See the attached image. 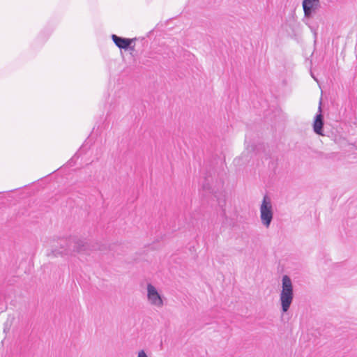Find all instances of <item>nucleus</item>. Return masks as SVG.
Segmentation results:
<instances>
[{"label":"nucleus","mask_w":357,"mask_h":357,"mask_svg":"<svg viewBox=\"0 0 357 357\" xmlns=\"http://www.w3.org/2000/svg\"><path fill=\"white\" fill-rule=\"evenodd\" d=\"M89 248V244L82 239L77 236H70L63 241V243L61 244V250H52L51 254L47 255L50 256L52 255L54 257H57L58 255H69L73 252H84L88 250Z\"/></svg>","instance_id":"1"},{"label":"nucleus","mask_w":357,"mask_h":357,"mask_svg":"<svg viewBox=\"0 0 357 357\" xmlns=\"http://www.w3.org/2000/svg\"><path fill=\"white\" fill-rule=\"evenodd\" d=\"M294 299V289L291 278L288 275H283L282 279V291L280 301L282 312H287Z\"/></svg>","instance_id":"2"},{"label":"nucleus","mask_w":357,"mask_h":357,"mask_svg":"<svg viewBox=\"0 0 357 357\" xmlns=\"http://www.w3.org/2000/svg\"><path fill=\"white\" fill-rule=\"evenodd\" d=\"M273 218L272 203L271 199L265 195L260 206V218L263 225L268 227Z\"/></svg>","instance_id":"3"},{"label":"nucleus","mask_w":357,"mask_h":357,"mask_svg":"<svg viewBox=\"0 0 357 357\" xmlns=\"http://www.w3.org/2000/svg\"><path fill=\"white\" fill-rule=\"evenodd\" d=\"M321 102H319V106L318 108L319 113L316 114L313 121V130L314 132L319 135H324L323 134V128L324 125V116L321 114Z\"/></svg>","instance_id":"4"},{"label":"nucleus","mask_w":357,"mask_h":357,"mask_svg":"<svg viewBox=\"0 0 357 357\" xmlns=\"http://www.w3.org/2000/svg\"><path fill=\"white\" fill-rule=\"evenodd\" d=\"M320 7L319 0H303V8L305 16L309 17Z\"/></svg>","instance_id":"5"},{"label":"nucleus","mask_w":357,"mask_h":357,"mask_svg":"<svg viewBox=\"0 0 357 357\" xmlns=\"http://www.w3.org/2000/svg\"><path fill=\"white\" fill-rule=\"evenodd\" d=\"M112 38L114 44L120 49L128 50L132 49L130 46L133 42V39H129L118 36L115 34L112 35Z\"/></svg>","instance_id":"6"},{"label":"nucleus","mask_w":357,"mask_h":357,"mask_svg":"<svg viewBox=\"0 0 357 357\" xmlns=\"http://www.w3.org/2000/svg\"><path fill=\"white\" fill-rule=\"evenodd\" d=\"M147 296L151 304H156V288L151 284L147 285Z\"/></svg>","instance_id":"7"},{"label":"nucleus","mask_w":357,"mask_h":357,"mask_svg":"<svg viewBox=\"0 0 357 357\" xmlns=\"http://www.w3.org/2000/svg\"><path fill=\"white\" fill-rule=\"evenodd\" d=\"M137 357H149L144 350H141L138 352Z\"/></svg>","instance_id":"8"},{"label":"nucleus","mask_w":357,"mask_h":357,"mask_svg":"<svg viewBox=\"0 0 357 357\" xmlns=\"http://www.w3.org/2000/svg\"><path fill=\"white\" fill-rule=\"evenodd\" d=\"M157 298H158V307L162 305V304H163L162 299L158 293Z\"/></svg>","instance_id":"9"},{"label":"nucleus","mask_w":357,"mask_h":357,"mask_svg":"<svg viewBox=\"0 0 357 357\" xmlns=\"http://www.w3.org/2000/svg\"><path fill=\"white\" fill-rule=\"evenodd\" d=\"M203 188H204V189H206V190H209V189H210V187H209V185H208V183H206V184H204V185H203Z\"/></svg>","instance_id":"10"},{"label":"nucleus","mask_w":357,"mask_h":357,"mask_svg":"<svg viewBox=\"0 0 357 357\" xmlns=\"http://www.w3.org/2000/svg\"><path fill=\"white\" fill-rule=\"evenodd\" d=\"M222 213H223V215H225V209H222Z\"/></svg>","instance_id":"11"},{"label":"nucleus","mask_w":357,"mask_h":357,"mask_svg":"<svg viewBox=\"0 0 357 357\" xmlns=\"http://www.w3.org/2000/svg\"><path fill=\"white\" fill-rule=\"evenodd\" d=\"M219 205L222 206L220 202H219Z\"/></svg>","instance_id":"12"}]
</instances>
